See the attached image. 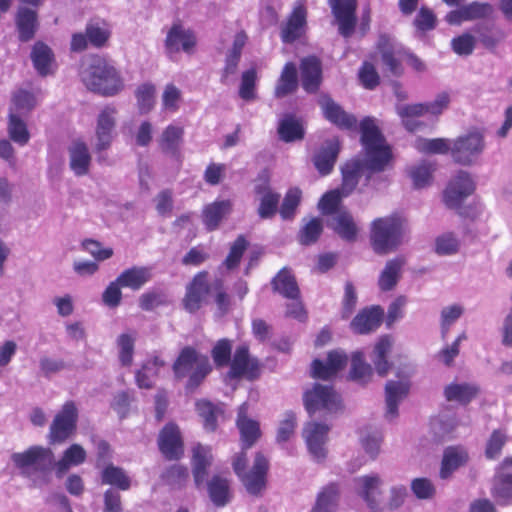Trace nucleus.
Here are the masks:
<instances>
[{
    "label": "nucleus",
    "mask_w": 512,
    "mask_h": 512,
    "mask_svg": "<svg viewBox=\"0 0 512 512\" xmlns=\"http://www.w3.org/2000/svg\"><path fill=\"white\" fill-rule=\"evenodd\" d=\"M361 142L365 150L364 166L372 172L383 171L391 159L389 146L371 117L360 123ZM363 163L360 160L347 162L342 168L343 181L339 189L343 196H348L359 182Z\"/></svg>",
    "instance_id": "1"
},
{
    "label": "nucleus",
    "mask_w": 512,
    "mask_h": 512,
    "mask_svg": "<svg viewBox=\"0 0 512 512\" xmlns=\"http://www.w3.org/2000/svg\"><path fill=\"white\" fill-rule=\"evenodd\" d=\"M80 77L87 89L105 97L115 96L124 88L119 71L103 58H94L84 65Z\"/></svg>",
    "instance_id": "2"
},
{
    "label": "nucleus",
    "mask_w": 512,
    "mask_h": 512,
    "mask_svg": "<svg viewBox=\"0 0 512 512\" xmlns=\"http://www.w3.org/2000/svg\"><path fill=\"white\" fill-rule=\"evenodd\" d=\"M406 221L397 214L376 218L370 225V242L375 253L386 255L404 242Z\"/></svg>",
    "instance_id": "3"
},
{
    "label": "nucleus",
    "mask_w": 512,
    "mask_h": 512,
    "mask_svg": "<svg viewBox=\"0 0 512 512\" xmlns=\"http://www.w3.org/2000/svg\"><path fill=\"white\" fill-rule=\"evenodd\" d=\"M173 371L178 379L188 377L186 389L194 391L212 371V366L206 355L187 346L181 350L174 362Z\"/></svg>",
    "instance_id": "4"
},
{
    "label": "nucleus",
    "mask_w": 512,
    "mask_h": 512,
    "mask_svg": "<svg viewBox=\"0 0 512 512\" xmlns=\"http://www.w3.org/2000/svg\"><path fill=\"white\" fill-rule=\"evenodd\" d=\"M486 149L484 133L479 129H471L452 139L451 158L462 166L477 163Z\"/></svg>",
    "instance_id": "5"
},
{
    "label": "nucleus",
    "mask_w": 512,
    "mask_h": 512,
    "mask_svg": "<svg viewBox=\"0 0 512 512\" xmlns=\"http://www.w3.org/2000/svg\"><path fill=\"white\" fill-rule=\"evenodd\" d=\"M11 460L25 476L33 473H47L54 466V454L50 448L31 446L23 452L13 453Z\"/></svg>",
    "instance_id": "6"
},
{
    "label": "nucleus",
    "mask_w": 512,
    "mask_h": 512,
    "mask_svg": "<svg viewBox=\"0 0 512 512\" xmlns=\"http://www.w3.org/2000/svg\"><path fill=\"white\" fill-rule=\"evenodd\" d=\"M304 404L310 416L323 412V415L332 414L341 409L339 395L329 385L315 384L304 394Z\"/></svg>",
    "instance_id": "7"
},
{
    "label": "nucleus",
    "mask_w": 512,
    "mask_h": 512,
    "mask_svg": "<svg viewBox=\"0 0 512 512\" xmlns=\"http://www.w3.org/2000/svg\"><path fill=\"white\" fill-rule=\"evenodd\" d=\"M78 409L73 401H67L55 415L49 429L50 443H62L76 430Z\"/></svg>",
    "instance_id": "8"
},
{
    "label": "nucleus",
    "mask_w": 512,
    "mask_h": 512,
    "mask_svg": "<svg viewBox=\"0 0 512 512\" xmlns=\"http://www.w3.org/2000/svg\"><path fill=\"white\" fill-rule=\"evenodd\" d=\"M118 110L114 106H105L97 116L95 127L94 151L99 154L108 150L115 138Z\"/></svg>",
    "instance_id": "9"
},
{
    "label": "nucleus",
    "mask_w": 512,
    "mask_h": 512,
    "mask_svg": "<svg viewBox=\"0 0 512 512\" xmlns=\"http://www.w3.org/2000/svg\"><path fill=\"white\" fill-rule=\"evenodd\" d=\"M475 190V183L467 171H459L444 191V203L450 209L459 210L464 200Z\"/></svg>",
    "instance_id": "10"
},
{
    "label": "nucleus",
    "mask_w": 512,
    "mask_h": 512,
    "mask_svg": "<svg viewBox=\"0 0 512 512\" xmlns=\"http://www.w3.org/2000/svg\"><path fill=\"white\" fill-rule=\"evenodd\" d=\"M268 469V460L262 453L258 452L255 455L252 467L238 477L250 495L260 496L265 490Z\"/></svg>",
    "instance_id": "11"
},
{
    "label": "nucleus",
    "mask_w": 512,
    "mask_h": 512,
    "mask_svg": "<svg viewBox=\"0 0 512 512\" xmlns=\"http://www.w3.org/2000/svg\"><path fill=\"white\" fill-rule=\"evenodd\" d=\"M329 426L315 421L307 422L303 428V438L313 459L323 461L327 456L326 443Z\"/></svg>",
    "instance_id": "12"
},
{
    "label": "nucleus",
    "mask_w": 512,
    "mask_h": 512,
    "mask_svg": "<svg viewBox=\"0 0 512 512\" xmlns=\"http://www.w3.org/2000/svg\"><path fill=\"white\" fill-rule=\"evenodd\" d=\"M358 491L370 512H384L382 501L383 480L377 474L365 475L356 479Z\"/></svg>",
    "instance_id": "13"
},
{
    "label": "nucleus",
    "mask_w": 512,
    "mask_h": 512,
    "mask_svg": "<svg viewBox=\"0 0 512 512\" xmlns=\"http://www.w3.org/2000/svg\"><path fill=\"white\" fill-rule=\"evenodd\" d=\"M329 4L338 24L339 33L345 38L350 37L357 23V0H329Z\"/></svg>",
    "instance_id": "14"
},
{
    "label": "nucleus",
    "mask_w": 512,
    "mask_h": 512,
    "mask_svg": "<svg viewBox=\"0 0 512 512\" xmlns=\"http://www.w3.org/2000/svg\"><path fill=\"white\" fill-rule=\"evenodd\" d=\"M410 382L408 379L389 380L385 384V418L389 421L398 417V406L408 396Z\"/></svg>",
    "instance_id": "15"
},
{
    "label": "nucleus",
    "mask_w": 512,
    "mask_h": 512,
    "mask_svg": "<svg viewBox=\"0 0 512 512\" xmlns=\"http://www.w3.org/2000/svg\"><path fill=\"white\" fill-rule=\"evenodd\" d=\"M164 45L166 54L169 56L181 50L191 54L196 45V39L192 31L180 24H174L167 33Z\"/></svg>",
    "instance_id": "16"
},
{
    "label": "nucleus",
    "mask_w": 512,
    "mask_h": 512,
    "mask_svg": "<svg viewBox=\"0 0 512 512\" xmlns=\"http://www.w3.org/2000/svg\"><path fill=\"white\" fill-rule=\"evenodd\" d=\"M207 275V272H199L186 288L183 303L185 309L190 313L197 311L201 307L204 298L212 293V282H207Z\"/></svg>",
    "instance_id": "17"
},
{
    "label": "nucleus",
    "mask_w": 512,
    "mask_h": 512,
    "mask_svg": "<svg viewBox=\"0 0 512 512\" xmlns=\"http://www.w3.org/2000/svg\"><path fill=\"white\" fill-rule=\"evenodd\" d=\"M69 168L77 177L89 174L92 155L88 145L81 139L73 140L67 147Z\"/></svg>",
    "instance_id": "18"
},
{
    "label": "nucleus",
    "mask_w": 512,
    "mask_h": 512,
    "mask_svg": "<svg viewBox=\"0 0 512 512\" xmlns=\"http://www.w3.org/2000/svg\"><path fill=\"white\" fill-rule=\"evenodd\" d=\"M158 446L164 457L169 460L179 459L183 455V442L179 428L175 424H167L161 430Z\"/></svg>",
    "instance_id": "19"
},
{
    "label": "nucleus",
    "mask_w": 512,
    "mask_h": 512,
    "mask_svg": "<svg viewBox=\"0 0 512 512\" xmlns=\"http://www.w3.org/2000/svg\"><path fill=\"white\" fill-rule=\"evenodd\" d=\"M347 355L340 350H334L328 353L327 363L316 359L312 363V377L328 380L334 377L347 364Z\"/></svg>",
    "instance_id": "20"
},
{
    "label": "nucleus",
    "mask_w": 512,
    "mask_h": 512,
    "mask_svg": "<svg viewBox=\"0 0 512 512\" xmlns=\"http://www.w3.org/2000/svg\"><path fill=\"white\" fill-rule=\"evenodd\" d=\"M320 105L325 118L339 128L353 129L356 127V117L344 111L342 107L330 97H323L320 101Z\"/></svg>",
    "instance_id": "21"
},
{
    "label": "nucleus",
    "mask_w": 512,
    "mask_h": 512,
    "mask_svg": "<svg viewBox=\"0 0 512 512\" xmlns=\"http://www.w3.org/2000/svg\"><path fill=\"white\" fill-rule=\"evenodd\" d=\"M248 404L243 403L238 409L237 427L240 431L243 449L250 448L260 437L259 423L248 417Z\"/></svg>",
    "instance_id": "22"
},
{
    "label": "nucleus",
    "mask_w": 512,
    "mask_h": 512,
    "mask_svg": "<svg viewBox=\"0 0 512 512\" xmlns=\"http://www.w3.org/2000/svg\"><path fill=\"white\" fill-rule=\"evenodd\" d=\"M383 318V310L379 306L365 308L352 320L351 329L357 334H367L376 330Z\"/></svg>",
    "instance_id": "23"
},
{
    "label": "nucleus",
    "mask_w": 512,
    "mask_h": 512,
    "mask_svg": "<svg viewBox=\"0 0 512 512\" xmlns=\"http://www.w3.org/2000/svg\"><path fill=\"white\" fill-rule=\"evenodd\" d=\"M258 363L255 359H251L246 346H240L236 349L234 358L231 363V369L228 375L231 378L247 376L252 379L256 376Z\"/></svg>",
    "instance_id": "24"
},
{
    "label": "nucleus",
    "mask_w": 512,
    "mask_h": 512,
    "mask_svg": "<svg viewBox=\"0 0 512 512\" xmlns=\"http://www.w3.org/2000/svg\"><path fill=\"white\" fill-rule=\"evenodd\" d=\"M206 485L208 496L216 507H224L230 503L232 492L228 478L216 474L207 481Z\"/></svg>",
    "instance_id": "25"
},
{
    "label": "nucleus",
    "mask_w": 512,
    "mask_h": 512,
    "mask_svg": "<svg viewBox=\"0 0 512 512\" xmlns=\"http://www.w3.org/2000/svg\"><path fill=\"white\" fill-rule=\"evenodd\" d=\"M301 83L302 87L309 93L317 91L321 83V62L314 56H309L301 61Z\"/></svg>",
    "instance_id": "26"
},
{
    "label": "nucleus",
    "mask_w": 512,
    "mask_h": 512,
    "mask_svg": "<svg viewBox=\"0 0 512 512\" xmlns=\"http://www.w3.org/2000/svg\"><path fill=\"white\" fill-rule=\"evenodd\" d=\"M123 288L138 291L152 279V268L147 266H132L123 270L117 277Z\"/></svg>",
    "instance_id": "27"
},
{
    "label": "nucleus",
    "mask_w": 512,
    "mask_h": 512,
    "mask_svg": "<svg viewBox=\"0 0 512 512\" xmlns=\"http://www.w3.org/2000/svg\"><path fill=\"white\" fill-rule=\"evenodd\" d=\"M405 263L406 260L403 256H397L386 262L378 279V286L381 291H391L397 286Z\"/></svg>",
    "instance_id": "28"
},
{
    "label": "nucleus",
    "mask_w": 512,
    "mask_h": 512,
    "mask_svg": "<svg viewBox=\"0 0 512 512\" xmlns=\"http://www.w3.org/2000/svg\"><path fill=\"white\" fill-rule=\"evenodd\" d=\"M329 226L345 241L353 242L357 238V224L353 216L346 210H339L332 217Z\"/></svg>",
    "instance_id": "29"
},
{
    "label": "nucleus",
    "mask_w": 512,
    "mask_h": 512,
    "mask_svg": "<svg viewBox=\"0 0 512 512\" xmlns=\"http://www.w3.org/2000/svg\"><path fill=\"white\" fill-rule=\"evenodd\" d=\"M339 141L336 138L327 140L314 156V165L322 175L331 172L339 153Z\"/></svg>",
    "instance_id": "30"
},
{
    "label": "nucleus",
    "mask_w": 512,
    "mask_h": 512,
    "mask_svg": "<svg viewBox=\"0 0 512 512\" xmlns=\"http://www.w3.org/2000/svg\"><path fill=\"white\" fill-rule=\"evenodd\" d=\"M468 458V452L462 446L446 448L442 459L440 477L447 479L456 469L464 465L468 461Z\"/></svg>",
    "instance_id": "31"
},
{
    "label": "nucleus",
    "mask_w": 512,
    "mask_h": 512,
    "mask_svg": "<svg viewBox=\"0 0 512 512\" xmlns=\"http://www.w3.org/2000/svg\"><path fill=\"white\" fill-rule=\"evenodd\" d=\"M212 463V454L209 448L198 445L193 449L192 472L197 488L204 484L207 468Z\"/></svg>",
    "instance_id": "32"
},
{
    "label": "nucleus",
    "mask_w": 512,
    "mask_h": 512,
    "mask_svg": "<svg viewBox=\"0 0 512 512\" xmlns=\"http://www.w3.org/2000/svg\"><path fill=\"white\" fill-rule=\"evenodd\" d=\"M232 210V202L230 200H220L208 204L202 212L203 222L210 231L217 229L220 222Z\"/></svg>",
    "instance_id": "33"
},
{
    "label": "nucleus",
    "mask_w": 512,
    "mask_h": 512,
    "mask_svg": "<svg viewBox=\"0 0 512 512\" xmlns=\"http://www.w3.org/2000/svg\"><path fill=\"white\" fill-rule=\"evenodd\" d=\"M306 22V12L301 6L296 7L287 22L282 25L281 39L284 43H292L297 40L301 34Z\"/></svg>",
    "instance_id": "34"
},
{
    "label": "nucleus",
    "mask_w": 512,
    "mask_h": 512,
    "mask_svg": "<svg viewBox=\"0 0 512 512\" xmlns=\"http://www.w3.org/2000/svg\"><path fill=\"white\" fill-rule=\"evenodd\" d=\"M340 490L337 484L324 486L317 494L310 512H337Z\"/></svg>",
    "instance_id": "35"
},
{
    "label": "nucleus",
    "mask_w": 512,
    "mask_h": 512,
    "mask_svg": "<svg viewBox=\"0 0 512 512\" xmlns=\"http://www.w3.org/2000/svg\"><path fill=\"white\" fill-rule=\"evenodd\" d=\"M184 129L180 126L169 125L161 133L158 145L161 151L172 157L179 155L180 145L183 140Z\"/></svg>",
    "instance_id": "36"
},
{
    "label": "nucleus",
    "mask_w": 512,
    "mask_h": 512,
    "mask_svg": "<svg viewBox=\"0 0 512 512\" xmlns=\"http://www.w3.org/2000/svg\"><path fill=\"white\" fill-rule=\"evenodd\" d=\"M85 460V449L79 444H72L64 451L63 456L59 461H54L53 467L56 469L57 477H62L70 469L71 466H78Z\"/></svg>",
    "instance_id": "37"
},
{
    "label": "nucleus",
    "mask_w": 512,
    "mask_h": 512,
    "mask_svg": "<svg viewBox=\"0 0 512 512\" xmlns=\"http://www.w3.org/2000/svg\"><path fill=\"white\" fill-rule=\"evenodd\" d=\"M392 344V339L388 335L382 336L375 344L372 361L376 372L381 377L386 376L391 368L387 356L392 349Z\"/></svg>",
    "instance_id": "38"
},
{
    "label": "nucleus",
    "mask_w": 512,
    "mask_h": 512,
    "mask_svg": "<svg viewBox=\"0 0 512 512\" xmlns=\"http://www.w3.org/2000/svg\"><path fill=\"white\" fill-rule=\"evenodd\" d=\"M274 291L285 298L297 299L300 291L295 277L287 268L281 269L272 280Z\"/></svg>",
    "instance_id": "39"
},
{
    "label": "nucleus",
    "mask_w": 512,
    "mask_h": 512,
    "mask_svg": "<svg viewBox=\"0 0 512 512\" xmlns=\"http://www.w3.org/2000/svg\"><path fill=\"white\" fill-rule=\"evenodd\" d=\"M165 365V362L159 357H154L146 361L142 367L136 371L135 381L141 389H151L154 386V381L159 374L160 368Z\"/></svg>",
    "instance_id": "40"
},
{
    "label": "nucleus",
    "mask_w": 512,
    "mask_h": 512,
    "mask_svg": "<svg viewBox=\"0 0 512 512\" xmlns=\"http://www.w3.org/2000/svg\"><path fill=\"white\" fill-rule=\"evenodd\" d=\"M479 393V387L471 383H451L444 389L447 401L461 404L469 403Z\"/></svg>",
    "instance_id": "41"
},
{
    "label": "nucleus",
    "mask_w": 512,
    "mask_h": 512,
    "mask_svg": "<svg viewBox=\"0 0 512 512\" xmlns=\"http://www.w3.org/2000/svg\"><path fill=\"white\" fill-rule=\"evenodd\" d=\"M16 24L20 40L29 41L34 37L37 27L36 12L29 8H19Z\"/></svg>",
    "instance_id": "42"
},
{
    "label": "nucleus",
    "mask_w": 512,
    "mask_h": 512,
    "mask_svg": "<svg viewBox=\"0 0 512 512\" xmlns=\"http://www.w3.org/2000/svg\"><path fill=\"white\" fill-rule=\"evenodd\" d=\"M136 336V332H126L117 337L118 359L124 367H130L133 363Z\"/></svg>",
    "instance_id": "43"
},
{
    "label": "nucleus",
    "mask_w": 512,
    "mask_h": 512,
    "mask_svg": "<svg viewBox=\"0 0 512 512\" xmlns=\"http://www.w3.org/2000/svg\"><path fill=\"white\" fill-rule=\"evenodd\" d=\"M31 59L37 72L41 76L50 73V66L53 61L52 50L42 42H37L32 49Z\"/></svg>",
    "instance_id": "44"
},
{
    "label": "nucleus",
    "mask_w": 512,
    "mask_h": 512,
    "mask_svg": "<svg viewBox=\"0 0 512 512\" xmlns=\"http://www.w3.org/2000/svg\"><path fill=\"white\" fill-rule=\"evenodd\" d=\"M303 225L298 233V241L301 245L309 246L317 242L323 232V221L320 218H304Z\"/></svg>",
    "instance_id": "45"
},
{
    "label": "nucleus",
    "mask_w": 512,
    "mask_h": 512,
    "mask_svg": "<svg viewBox=\"0 0 512 512\" xmlns=\"http://www.w3.org/2000/svg\"><path fill=\"white\" fill-rule=\"evenodd\" d=\"M278 134L280 139L285 142L301 140L304 137V127L300 120L287 116L280 121Z\"/></svg>",
    "instance_id": "46"
},
{
    "label": "nucleus",
    "mask_w": 512,
    "mask_h": 512,
    "mask_svg": "<svg viewBox=\"0 0 512 512\" xmlns=\"http://www.w3.org/2000/svg\"><path fill=\"white\" fill-rule=\"evenodd\" d=\"M297 88V70L295 64L287 63L275 88V96L282 98Z\"/></svg>",
    "instance_id": "47"
},
{
    "label": "nucleus",
    "mask_w": 512,
    "mask_h": 512,
    "mask_svg": "<svg viewBox=\"0 0 512 512\" xmlns=\"http://www.w3.org/2000/svg\"><path fill=\"white\" fill-rule=\"evenodd\" d=\"M381 432L374 427H365L360 431V443L366 454L375 459L380 451Z\"/></svg>",
    "instance_id": "48"
},
{
    "label": "nucleus",
    "mask_w": 512,
    "mask_h": 512,
    "mask_svg": "<svg viewBox=\"0 0 512 512\" xmlns=\"http://www.w3.org/2000/svg\"><path fill=\"white\" fill-rule=\"evenodd\" d=\"M350 379L360 384H366L372 377V368L364 361L362 352L352 354Z\"/></svg>",
    "instance_id": "49"
},
{
    "label": "nucleus",
    "mask_w": 512,
    "mask_h": 512,
    "mask_svg": "<svg viewBox=\"0 0 512 512\" xmlns=\"http://www.w3.org/2000/svg\"><path fill=\"white\" fill-rule=\"evenodd\" d=\"M461 240L453 232H444L435 239V252L440 256H451L459 252Z\"/></svg>",
    "instance_id": "50"
},
{
    "label": "nucleus",
    "mask_w": 512,
    "mask_h": 512,
    "mask_svg": "<svg viewBox=\"0 0 512 512\" xmlns=\"http://www.w3.org/2000/svg\"><path fill=\"white\" fill-rule=\"evenodd\" d=\"M451 146L452 139L446 138H420L415 143V147L419 152L428 154H451Z\"/></svg>",
    "instance_id": "51"
},
{
    "label": "nucleus",
    "mask_w": 512,
    "mask_h": 512,
    "mask_svg": "<svg viewBox=\"0 0 512 512\" xmlns=\"http://www.w3.org/2000/svg\"><path fill=\"white\" fill-rule=\"evenodd\" d=\"M378 49L381 52L383 64L393 75H400L402 72L400 62L393 55V47L390 38L382 35L378 41Z\"/></svg>",
    "instance_id": "52"
},
{
    "label": "nucleus",
    "mask_w": 512,
    "mask_h": 512,
    "mask_svg": "<svg viewBox=\"0 0 512 512\" xmlns=\"http://www.w3.org/2000/svg\"><path fill=\"white\" fill-rule=\"evenodd\" d=\"M102 482L104 484L116 486L120 490L124 491L130 488V479L126 475L125 471L112 464L108 465L102 471Z\"/></svg>",
    "instance_id": "53"
},
{
    "label": "nucleus",
    "mask_w": 512,
    "mask_h": 512,
    "mask_svg": "<svg viewBox=\"0 0 512 512\" xmlns=\"http://www.w3.org/2000/svg\"><path fill=\"white\" fill-rule=\"evenodd\" d=\"M196 410L204 421V426L209 431L216 429V421L222 410L206 400L196 402Z\"/></svg>",
    "instance_id": "54"
},
{
    "label": "nucleus",
    "mask_w": 512,
    "mask_h": 512,
    "mask_svg": "<svg viewBox=\"0 0 512 512\" xmlns=\"http://www.w3.org/2000/svg\"><path fill=\"white\" fill-rule=\"evenodd\" d=\"M491 493L499 504L510 503L512 501V479L495 475Z\"/></svg>",
    "instance_id": "55"
},
{
    "label": "nucleus",
    "mask_w": 512,
    "mask_h": 512,
    "mask_svg": "<svg viewBox=\"0 0 512 512\" xmlns=\"http://www.w3.org/2000/svg\"><path fill=\"white\" fill-rule=\"evenodd\" d=\"M433 171V166L427 162H422L411 167L409 175L413 181L414 187L420 189L430 185Z\"/></svg>",
    "instance_id": "56"
},
{
    "label": "nucleus",
    "mask_w": 512,
    "mask_h": 512,
    "mask_svg": "<svg viewBox=\"0 0 512 512\" xmlns=\"http://www.w3.org/2000/svg\"><path fill=\"white\" fill-rule=\"evenodd\" d=\"M301 201V190L298 188L289 189L281 204L279 213L283 220H290L294 217L297 207Z\"/></svg>",
    "instance_id": "57"
},
{
    "label": "nucleus",
    "mask_w": 512,
    "mask_h": 512,
    "mask_svg": "<svg viewBox=\"0 0 512 512\" xmlns=\"http://www.w3.org/2000/svg\"><path fill=\"white\" fill-rule=\"evenodd\" d=\"M8 132L10 138L20 145H25L29 141L30 135L26 124L13 112L9 116Z\"/></svg>",
    "instance_id": "58"
},
{
    "label": "nucleus",
    "mask_w": 512,
    "mask_h": 512,
    "mask_svg": "<svg viewBox=\"0 0 512 512\" xmlns=\"http://www.w3.org/2000/svg\"><path fill=\"white\" fill-rule=\"evenodd\" d=\"M13 107L14 110L20 114L29 113L37 104L36 96L34 93L19 89L13 94Z\"/></svg>",
    "instance_id": "59"
},
{
    "label": "nucleus",
    "mask_w": 512,
    "mask_h": 512,
    "mask_svg": "<svg viewBox=\"0 0 512 512\" xmlns=\"http://www.w3.org/2000/svg\"><path fill=\"white\" fill-rule=\"evenodd\" d=\"M297 426L296 415L292 411H286L279 422L276 441L278 443L287 442L295 432Z\"/></svg>",
    "instance_id": "60"
},
{
    "label": "nucleus",
    "mask_w": 512,
    "mask_h": 512,
    "mask_svg": "<svg viewBox=\"0 0 512 512\" xmlns=\"http://www.w3.org/2000/svg\"><path fill=\"white\" fill-rule=\"evenodd\" d=\"M154 95L155 86L153 84L145 83L137 88L135 96L139 111L142 114H146L152 109L154 105Z\"/></svg>",
    "instance_id": "61"
},
{
    "label": "nucleus",
    "mask_w": 512,
    "mask_h": 512,
    "mask_svg": "<svg viewBox=\"0 0 512 512\" xmlns=\"http://www.w3.org/2000/svg\"><path fill=\"white\" fill-rule=\"evenodd\" d=\"M464 313V307L460 304H453L446 306L441 310L440 323L441 333L444 338L449 331L451 325H453Z\"/></svg>",
    "instance_id": "62"
},
{
    "label": "nucleus",
    "mask_w": 512,
    "mask_h": 512,
    "mask_svg": "<svg viewBox=\"0 0 512 512\" xmlns=\"http://www.w3.org/2000/svg\"><path fill=\"white\" fill-rule=\"evenodd\" d=\"M168 303L165 293L158 289H152L139 297V306L144 311H152L159 306Z\"/></svg>",
    "instance_id": "63"
},
{
    "label": "nucleus",
    "mask_w": 512,
    "mask_h": 512,
    "mask_svg": "<svg viewBox=\"0 0 512 512\" xmlns=\"http://www.w3.org/2000/svg\"><path fill=\"white\" fill-rule=\"evenodd\" d=\"M257 80V73L254 68L249 69L242 73L241 84L239 88V96L246 100H254L256 98L255 86Z\"/></svg>",
    "instance_id": "64"
}]
</instances>
